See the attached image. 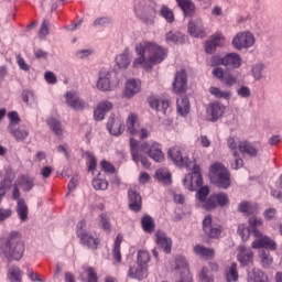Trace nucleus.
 Returning <instances> with one entry per match:
<instances>
[{
	"label": "nucleus",
	"mask_w": 282,
	"mask_h": 282,
	"mask_svg": "<svg viewBox=\"0 0 282 282\" xmlns=\"http://www.w3.org/2000/svg\"><path fill=\"white\" fill-rule=\"evenodd\" d=\"M66 104L70 109H75V111H82L85 109V101L78 97V93L70 90L66 93Z\"/></svg>",
	"instance_id": "obj_18"
},
{
	"label": "nucleus",
	"mask_w": 282,
	"mask_h": 282,
	"mask_svg": "<svg viewBox=\"0 0 282 282\" xmlns=\"http://www.w3.org/2000/svg\"><path fill=\"white\" fill-rule=\"evenodd\" d=\"M142 82L140 79H128L126 82L123 96L124 98H133L135 94H140Z\"/></svg>",
	"instance_id": "obj_17"
},
{
	"label": "nucleus",
	"mask_w": 282,
	"mask_h": 282,
	"mask_svg": "<svg viewBox=\"0 0 282 282\" xmlns=\"http://www.w3.org/2000/svg\"><path fill=\"white\" fill-rule=\"evenodd\" d=\"M86 272L88 276V282H98V275L96 274L94 268H88Z\"/></svg>",
	"instance_id": "obj_63"
},
{
	"label": "nucleus",
	"mask_w": 282,
	"mask_h": 282,
	"mask_svg": "<svg viewBox=\"0 0 282 282\" xmlns=\"http://www.w3.org/2000/svg\"><path fill=\"white\" fill-rule=\"evenodd\" d=\"M25 252V245L21 240L19 231H11L9 240L0 247V257L7 261H21Z\"/></svg>",
	"instance_id": "obj_4"
},
{
	"label": "nucleus",
	"mask_w": 282,
	"mask_h": 282,
	"mask_svg": "<svg viewBox=\"0 0 282 282\" xmlns=\"http://www.w3.org/2000/svg\"><path fill=\"white\" fill-rule=\"evenodd\" d=\"M237 261H239L242 267L250 265V263L254 261V252L246 246H240L238 248Z\"/></svg>",
	"instance_id": "obj_14"
},
{
	"label": "nucleus",
	"mask_w": 282,
	"mask_h": 282,
	"mask_svg": "<svg viewBox=\"0 0 282 282\" xmlns=\"http://www.w3.org/2000/svg\"><path fill=\"white\" fill-rule=\"evenodd\" d=\"M78 238L80 239V245L86 246V248H89L90 250H97L98 246L100 245V240L89 235L88 232L86 234L78 232Z\"/></svg>",
	"instance_id": "obj_24"
},
{
	"label": "nucleus",
	"mask_w": 282,
	"mask_h": 282,
	"mask_svg": "<svg viewBox=\"0 0 282 282\" xmlns=\"http://www.w3.org/2000/svg\"><path fill=\"white\" fill-rule=\"evenodd\" d=\"M183 184L187 191H195L203 184L202 170L198 165H194L193 173L185 175Z\"/></svg>",
	"instance_id": "obj_8"
},
{
	"label": "nucleus",
	"mask_w": 282,
	"mask_h": 282,
	"mask_svg": "<svg viewBox=\"0 0 282 282\" xmlns=\"http://www.w3.org/2000/svg\"><path fill=\"white\" fill-rule=\"evenodd\" d=\"M194 253L197 254V257H202V259H214L215 258V249L206 248L202 245H196L194 247Z\"/></svg>",
	"instance_id": "obj_28"
},
{
	"label": "nucleus",
	"mask_w": 282,
	"mask_h": 282,
	"mask_svg": "<svg viewBox=\"0 0 282 282\" xmlns=\"http://www.w3.org/2000/svg\"><path fill=\"white\" fill-rule=\"evenodd\" d=\"M141 225L144 232H153V228H155V224L153 223V218L149 215H144L141 219Z\"/></svg>",
	"instance_id": "obj_44"
},
{
	"label": "nucleus",
	"mask_w": 282,
	"mask_h": 282,
	"mask_svg": "<svg viewBox=\"0 0 282 282\" xmlns=\"http://www.w3.org/2000/svg\"><path fill=\"white\" fill-rule=\"evenodd\" d=\"M203 230L210 239H217L221 235V227H213V216L207 215L203 220Z\"/></svg>",
	"instance_id": "obj_19"
},
{
	"label": "nucleus",
	"mask_w": 282,
	"mask_h": 282,
	"mask_svg": "<svg viewBox=\"0 0 282 282\" xmlns=\"http://www.w3.org/2000/svg\"><path fill=\"white\" fill-rule=\"evenodd\" d=\"M225 279L227 282H238L239 271L237 270V262H232L225 271Z\"/></svg>",
	"instance_id": "obj_30"
},
{
	"label": "nucleus",
	"mask_w": 282,
	"mask_h": 282,
	"mask_svg": "<svg viewBox=\"0 0 282 282\" xmlns=\"http://www.w3.org/2000/svg\"><path fill=\"white\" fill-rule=\"evenodd\" d=\"M174 94H184L186 91V72H177L173 82Z\"/></svg>",
	"instance_id": "obj_23"
},
{
	"label": "nucleus",
	"mask_w": 282,
	"mask_h": 282,
	"mask_svg": "<svg viewBox=\"0 0 282 282\" xmlns=\"http://www.w3.org/2000/svg\"><path fill=\"white\" fill-rule=\"evenodd\" d=\"M93 188H95V191H107V188H109V182L99 173L93 178Z\"/></svg>",
	"instance_id": "obj_36"
},
{
	"label": "nucleus",
	"mask_w": 282,
	"mask_h": 282,
	"mask_svg": "<svg viewBox=\"0 0 282 282\" xmlns=\"http://www.w3.org/2000/svg\"><path fill=\"white\" fill-rule=\"evenodd\" d=\"M155 177L161 184H171V172L166 167L156 170Z\"/></svg>",
	"instance_id": "obj_38"
},
{
	"label": "nucleus",
	"mask_w": 282,
	"mask_h": 282,
	"mask_svg": "<svg viewBox=\"0 0 282 282\" xmlns=\"http://www.w3.org/2000/svg\"><path fill=\"white\" fill-rule=\"evenodd\" d=\"M176 107L180 116H188V111H191V101L188 100V97L177 99Z\"/></svg>",
	"instance_id": "obj_34"
},
{
	"label": "nucleus",
	"mask_w": 282,
	"mask_h": 282,
	"mask_svg": "<svg viewBox=\"0 0 282 282\" xmlns=\"http://www.w3.org/2000/svg\"><path fill=\"white\" fill-rule=\"evenodd\" d=\"M87 158V167L88 171L94 173L96 171V166H98V161L96 160V156L91 152H86Z\"/></svg>",
	"instance_id": "obj_51"
},
{
	"label": "nucleus",
	"mask_w": 282,
	"mask_h": 282,
	"mask_svg": "<svg viewBox=\"0 0 282 282\" xmlns=\"http://www.w3.org/2000/svg\"><path fill=\"white\" fill-rule=\"evenodd\" d=\"M231 43L235 50H248L256 43L254 34L249 31L239 32L236 34V36H234Z\"/></svg>",
	"instance_id": "obj_6"
},
{
	"label": "nucleus",
	"mask_w": 282,
	"mask_h": 282,
	"mask_svg": "<svg viewBox=\"0 0 282 282\" xmlns=\"http://www.w3.org/2000/svg\"><path fill=\"white\" fill-rule=\"evenodd\" d=\"M260 259H261V263L263 265V268H270V265H272L273 263V259H272V256H270V251H265V250H262L260 252Z\"/></svg>",
	"instance_id": "obj_50"
},
{
	"label": "nucleus",
	"mask_w": 282,
	"mask_h": 282,
	"mask_svg": "<svg viewBox=\"0 0 282 282\" xmlns=\"http://www.w3.org/2000/svg\"><path fill=\"white\" fill-rule=\"evenodd\" d=\"M121 243H122V235L118 234L115 239V245L112 249V257L116 263H122V253L120 252Z\"/></svg>",
	"instance_id": "obj_33"
},
{
	"label": "nucleus",
	"mask_w": 282,
	"mask_h": 282,
	"mask_svg": "<svg viewBox=\"0 0 282 282\" xmlns=\"http://www.w3.org/2000/svg\"><path fill=\"white\" fill-rule=\"evenodd\" d=\"M107 129L111 135H121L122 131H124L122 119L120 117H110L108 119Z\"/></svg>",
	"instance_id": "obj_21"
},
{
	"label": "nucleus",
	"mask_w": 282,
	"mask_h": 282,
	"mask_svg": "<svg viewBox=\"0 0 282 282\" xmlns=\"http://www.w3.org/2000/svg\"><path fill=\"white\" fill-rule=\"evenodd\" d=\"M161 15L164 20L167 21V23H173L175 21V17L173 15V11L169 9L167 7H162L161 9Z\"/></svg>",
	"instance_id": "obj_52"
},
{
	"label": "nucleus",
	"mask_w": 282,
	"mask_h": 282,
	"mask_svg": "<svg viewBox=\"0 0 282 282\" xmlns=\"http://www.w3.org/2000/svg\"><path fill=\"white\" fill-rule=\"evenodd\" d=\"M18 184L23 188V191H32V188H34V180L30 176H21L18 180Z\"/></svg>",
	"instance_id": "obj_42"
},
{
	"label": "nucleus",
	"mask_w": 282,
	"mask_h": 282,
	"mask_svg": "<svg viewBox=\"0 0 282 282\" xmlns=\"http://www.w3.org/2000/svg\"><path fill=\"white\" fill-rule=\"evenodd\" d=\"M110 23H111V19L104 17V18L96 19L94 22V25L95 26H98V25L105 26V25H109Z\"/></svg>",
	"instance_id": "obj_62"
},
{
	"label": "nucleus",
	"mask_w": 282,
	"mask_h": 282,
	"mask_svg": "<svg viewBox=\"0 0 282 282\" xmlns=\"http://www.w3.org/2000/svg\"><path fill=\"white\" fill-rule=\"evenodd\" d=\"M226 43V37L221 32L215 33L209 41L205 43V52L207 54H213L217 47H221Z\"/></svg>",
	"instance_id": "obj_13"
},
{
	"label": "nucleus",
	"mask_w": 282,
	"mask_h": 282,
	"mask_svg": "<svg viewBox=\"0 0 282 282\" xmlns=\"http://www.w3.org/2000/svg\"><path fill=\"white\" fill-rule=\"evenodd\" d=\"M208 268L204 267L202 269V272H200V275H199V279L202 282H213L214 281V278L208 274Z\"/></svg>",
	"instance_id": "obj_59"
},
{
	"label": "nucleus",
	"mask_w": 282,
	"mask_h": 282,
	"mask_svg": "<svg viewBox=\"0 0 282 282\" xmlns=\"http://www.w3.org/2000/svg\"><path fill=\"white\" fill-rule=\"evenodd\" d=\"M50 34V21L44 20L39 31L40 39H45Z\"/></svg>",
	"instance_id": "obj_55"
},
{
	"label": "nucleus",
	"mask_w": 282,
	"mask_h": 282,
	"mask_svg": "<svg viewBox=\"0 0 282 282\" xmlns=\"http://www.w3.org/2000/svg\"><path fill=\"white\" fill-rule=\"evenodd\" d=\"M226 112V106L219 104L218 101H214L209 104L207 108V118L209 122H217L219 118H223L224 113Z\"/></svg>",
	"instance_id": "obj_11"
},
{
	"label": "nucleus",
	"mask_w": 282,
	"mask_h": 282,
	"mask_svg": "<svg viewBox=\"0 0 282 282\" xmlns=\"http://www.w3.org/2000/svg\"><path fill=\"white\" fill-rule=\"evenodd\" d=\"M263 221L259 218L252 217L249 219V227L246 228V225H239L238 235L241 237L242 241H248L250 239V232H252L253 237L257 239L251 243L253 250H259V248H265L267 250H276V242L270 239L268 236H263L259 230H257V226H261Z\"/></svg>",
	"instance_id": "obj_3"
},
{
	"label": "nucleus",
	"mask_w": 282,
	"mask_h": 282,
	"mask_svg": "<svg viewBox=\"0 0 282 282\" xmlns=\"http://www.w3.org/2000/svg\"><path fill=\"white\" fill-rule=\"evenodd\" d=\"M126 127H127V133H129L130 135L135 134L137 133L135 131H138V129L140 128L138 127V115L130 113L126 121Z\"/></svg>",
	"instance_id": "obj_31"
},
{
	"label": "nucleus",
	"mask_w": 282,
	"mask_h": 282,
	"mask_svg": "<svg viewBox=\"0 0 282 282\" xmlns=\"http://www.w3.org/2000/svg\"><path fill=\"white\" fill-rule=\"evenodd\" d=\"M148 274L149 268L138 263L137 267H131L128 271V276L130 279H138L139 281H142V279H147Z\"/></svg>",
	"instance_id": "obj_26"
},
{
	"label": "nucleus",
	"mask_w": 282,
	"mask_h": 282,
	"mask_svg": "<svg viewBox=\"0 0 282 282\" xmlns=\"http://www.w3.org/2000/svg\"><path fill=\"white\" fill-rule=\"evenodd\" d=\"M134 12L139 19H142L145 23H153V19H155L154 11L151 10V12H147L144 7H142V2L140 0H137L134 2Z\"/></svg>",
	"instance_id": "obj_22"
},
{
	"label": "nucleus",
	"mask_w": 282,
	"mask_h": 282,
	"mask_svg": "<svg viewBox=\"0 0 282 282\" xmlns=\"http://www.w3.org/2000/svg\"><path fill=\"white\" fill-rule=\"evenodd\" d=\"M111 78V73L101 70L97 80V89L99 91H111V89H116L118 82H113Z\"/></svg>",
	"instance_id": "obj_9"
},
{
	"label": "nucleus",
	"mask_w": 282,
	"mask_h": 282,
	"mask_svg": "<svg viewBox=\"0 0 282 282\" xmlns=\"http://www.w3.org/2000/svg\"><path fill=\"white\" fill-rule=\"evenodd\" d=\"M21 276H23V272L18 267H13L8 271V279L11 282H21Z\"/></svg>",
	"instance_id": "obj_45"
},
{
	"label": "nucleus",
	"mask_w": 282,
	"mask_h": 282,
	"mask_svg": "<svg viewBox=\"0 0 282 282\" xmlns=\"http://www.w3.org/2000/svg\"><path fill=\"white\" fill-rule=\"evenodd\" d=\"M218 65H225V67L238 69V67H241V56L237 53H229L225 57L218 59Z\"/></svg>",
	"instance_id": "obj_15"
},
{
	"label": "nucleus",
	"mask_w": 282,
	"mask_h": 282,
	"mask_svg": "<svg viewBox=\"0 0 282 282\" xmlns=\"http://www.w3.org/2000/svg\"><path fill=\"white\" fill-rule=\"evenodd\" d=\"M156 237V243L160 246V248H163V251L165 254H171V248L173 247V241L171 238H167L166 234L163 231H158L155 234Z\"/></svg>",
	"instance_id": "obj_25"
},
{
	"label": "nucleus",
	"mask_w": 282,
	"mask_h": 282,
	"mask_svg": "<svg viewBox=\"0 0 282 282\" xmlns=\"http://www.w3.org/2000/svg\"><path fill=\"white\" fill-rule=\"evenodd\" d=\"M175 272L180 275V281L177 282H193V275H191V270L188 269V261L184 256H177L175 259Z\"/></svg>",
	"instance_id": "obj_7"
},
{
	"label": "nucleus",
	"mask_w": 282,
	"mask_h": 282,
	"mask_svg": "<svg viewBox=\"0 0 282 282\" xmlns=\"http://www.w3.org/2000/svg\"><path fill=\"white\" fill-rule=\"evenodd\" d=\"M178 7L184 12L185 17H193L195 12V3L191 0H176Z\"/></svg>",
	"instance_id": "obj_32"
},
{
	"label": "nucleus",
	"mask_w": 282,
	"mask_h": 282,
	"mask_svg": "<svg viewBox=\"0 0 282 282\" xmlns=\"http://www.w3.org/2000/svg\"><path fill=\"white\" fill-rule=\"evenodd\" d=\"M44 78L46 80V83H48V85H56V75H54V73L52 72H46L44 74Z\"/></svg>",
	"instance_id": "obj_64"
},
{
	"label": "nucleus",
	"mask_w": 282,
	"mask_h": 282,
	"mask_svg": "<svg viewBox=\"0 0 282 282\" xmlns=\"http://www.w3.org/2000/svg\"><path fill=\"white\" fill-rule=\"evenodd\" d=\"M139 57L133 62V67L143 65L144 69H151L153 65H160L166 56L169 51L154 42L143 41L135 46Z\"/></svg>",
	"instance_id": "obj_2"
},
{
	"label": "nucleus",
	"mask_w": 282,
	"mask_h": 282,
	"mask_svg": "<svg viewBox=\"0 0 282 282\" xmlns=\"http://www.w3.org/2000/svg\"><path fill=\"white\" fill-rule=\"evenodd\" d=\"M100 224L104 230L108 232L111 230V223H109V216H107V214L100 215Z\"/></svg>",
	"instance_id": "obj_58"
},
{
	"label": "nucleus",
	"mask_w": 282,
	"mask_h": 282,
	"mask_svg": "<svg viewBox=\"0 0 282 282\" xmlns=\"http://www.w3.org/2000/svg\"><path fill=\"white\" fill-rule=\"evenodd\" d=\"M9 132L11 134H13L15 140H20V141L25 140V138H28V135H30V133L26 130H23L21 128H17V127L12 128V129H9Z\"/></svg>",
	"instance_id": "obj_48"
},
{
	"label": "nucleus",
	"mask_w": 282,
	"mask_h": 282,
	"mask_svg": "<svg viewBox=\"0 0 282 282\" xmlns=\"http://www.w3.org/2000/svg\"><path fill=\"white\" fill-rule=\"evenodd\" d=\"M261 72H263V64H257L252 67V74L256 80L261 78Z\"/></svg>",
	"instance_id": "obj_60"
},
{
	"label": "nucleus",
	"mask_w": 282,
	"mask_h": 282,
	"mask_svg": "<svg viewBox=\"0 0 282 282\" xmlns=\"http://www.w3.org/2000/svg\"><path fill=\"white\" fill-rule=\"evenodd\" d=\"M8 118L10 120L8 130L17 129V126L19 124V122H21V118H19V113L17 111H11L8 113Z\"/></svg>",
	"instance_id": "obj_49"
},
{
	"label": "nucleus",
	"mask_w": 282,
	"mask_h": 282,
	"mask_svg": "<svg viewBox=\"0 0 282 282\" xmlns=\"http://www.w3.org/2000/svg\"><path fill=\"white\" fill-rule=\"evenodd\" d=\"M149 129L144 127H140L139 129L135 130V134H132L133 138H140V140H147L150 135Z\"/></svg>",
	"instance_id": "obj_54"
},
{
	"label": "nucleus",
	"mask_w": 282,
	"mask_h": 282,
	"mask_svg": "<svg viewBox=\"0 0 282 282\" xmlns=\"http://www.w3.org/2000/svg\"><path fill=\"white\" fill-rule=\"evenodd\" d=\"M239 213H245V215H254L257 213V205H252L248 202H242L238 207Z\"/></svg>",
	"instance_id": "obj_41"
},
{
	"label": "nucleus",
	"mask_w": 282,
	"mask_h": 282,
	"mask_svg": "<svg viewBox=\"0 0 282 282\" xmlns=\"http://www.w3.org/2000/svg\"><path fill=\"white\" fill-rule=\"evenodd\" d=\"M238 149L240 153H247V155H257V149L252 147L248 141L239 143Z\"/></svg>",
	"instance_id": "obj_43"
},
{
	"label": "nucleus",
	"mask_w": 282,
	"mask_h": 282,
	"mask_svg": "<svg viewBox=\"0 0 282 282\" xmlns=\"http://www.w3.org/2000/svg\"><path fill=\"white\" fill-rule=\"evenodd\" d=\"M100 167L105 171V173H116V166H113V164L107 160H102L100 162Z\"/></svg>",
	"instance_id": "obj_57"
},
{
	"label": "nucleus",
	"mask_w": 282,
	"mask_h": 282,
	"mask_svg": "<svg viewBox=\"0 0 282 282\" xmlns=\"http://www.w3.org/2000/svg\"><path fill=\"white\" fill-rule=\"evenodd\" d=\"M248 282H270L268 275L259 269H253L249 274Z\"/></svg>",
	"instance_id": "obj_37"
},
{
	"label": "nucleus",
	"mask_w": 282,
	"mask_h": 282,
	"mask_svg": "<svg viewBox=\"0 0 282 282\" xmlns=\"http://www.w3.org/2000/svg\"><path fill=\"white\" fill-rule=\"evenodd\" d=\"M165 40H166V43H180V35L173 32H167L165 34Z\"/></svg>",
	"instance_id": "obj_61"
},
{
	"label": "nucleus",
	"mask_w": 282,
	"mask_h": 282,
	"mask_svg": "<svg viewBox=\"0 0 282 282\" xmlns=\"http://www.w3.org/2000/svg\"><path fill=\"white\" fill-rule=\"evenodd\" d=\"M130 151L133 162L141 164L143 169H149L151 163L149 158L154 162H164V152H162V145L155 141L141 143L135 139H130ZM149 155V158H147Z\"/></svg>",
	"instance_id": "obj_1"
},
{
	"label": "nucleus",
	"mask_w": 282,
	"mask_h": 282,
	"mask_svg": "<svg viewBox=\"0 0 282 282\" xmlns=\"http://www.w3.org/2000/svg\"><path fill=\"white\" fill-rule=\"evenodd\" d=\"M188 34L191 36H194V39H204V36H206V30H204V24L202 23V19L189 21Z\"/></svg>",
	"instance_id": "obj_16"
},
{
	"label": "nucleus",
	"mask_w": 282,
	"mask_h": 282,
	"mask_svg": "<svg viewBox=\"0 0 282 282\" xmlns=\"http://www.w3.org/2000/svg\"><path fill=\"white\" fill-rule=\"evenodd\" d=\"M228 204V194L219 193L212 195L207 202L204 204L203 208L205 210H213V208H217V206L224 207Z\"/></svg>",
	"instance_id": "obj_10"
},
{
	"label": "nucleus",
	"mask_w": 282,
	"mask_h": 282,
	"mask_svg": "<svg viewBox=\"0 0 282 282\" xmlns=\"http://www.w3.org/2000/svg\"><path fill=\"white\" fill-rule=\"evenodd\" d=\"M150 107L155 109L156 111H161L162 113H166V109L170 107L169 99H158L152 98L150 99Z\"/></svg>",
	"instance_id": "obj_29"
},
{
	"label": "nucleus",
	"mask_w": 282,
	"mask_h": 282,
	"mask_svg": "<svg viewBox=\"0 0 282 282\" xmlns=\"http://www.w3.org/2000/svg\"><path fill=\"white\" fill-rule=\"evenodd\" d=\"M169 158H171L172 162L176 164V166H185L188 167V156L182 155V148L174 147L171 148L167 152Z\"/></svg>",
	"instance_id": "obj_12"
},
{
	"label": "nucleus",
	"mask_w": 282,
	"mask_h": 282,
	"mask_svg": "<svg viewBox=\"0 0 282 282\" xmlns=\"http://www.w3.org/2000/svg\"><path fill=\"white\" fill-rule=\"evenodd\" d=\"M223 83L227 87H232V85L237 84V77H235V75H232L230 73H226L225 77L223 78Z\"/></svg>",
	"instance_id": "obj_56"
},
{
	"label": "nucleus",
	"mask_w": 282,
	"mask_h": 282,
	"mask_svg": "<svg viewBox=\"0 0 282 282\" xmlns=\"http://www.w3.org/2000/svg\"><path fill=\"white\" fill-rule=\"evenodd\" d=\"M151 260V257L149 256V251L140 250L137 256V263L139 265H143L145 268H149V261Z\"/></svg>",
	"instance_id": "obj_46"
},
{
	"label": "nucleus",
	"mask_w": 282,
	"mask_h": 282,
	"mask_svg": "<svg viewBox=\"0 0 282 282\" xmlns=\"http://www.w3.org/2000/svg\"><path fill=\"white\" fill-rule=\"evenodd\" d=\"M208 193H210V189L208 188V186H203L199 188V191L196 193V199H198V202H206V197H208Z\"/></svg>",
	"instance_id": "obj_53"
},
{
	"label": "nucleus",
	"mask_w": 282,
	"mask_h": 282,
	"mask_svg": "<svg viewBox=\"0 0 282 282\" xmlns=\"http://www.w3.org/2000/svg\"><path fill=\"white\" fill-rule=\"evenodd\" d=\"M116 63L120 69H127L128 65H131V58L129 53H122L116 57Z\"/></svg>",
	"instance_id": "obj_39"
},
{
	"label": "nucleus",
	"mask_w": 282,
	"mask_h": 282,
	"mask_svg": "<svg viewBox=\"0 0 282 282\" xmlns=\"http://www.w3.org/2000/svg\"><path fill=\"white\" fill-rule=\"evenodd\" d=\"M129 197V208L130 210H133L134 213H140L142 209V197L140 194H137L135 191L130 189L128 192Z\"/></svg>",
	"instance_id": "obj_27"
},
{
	"label": "nucleus",
	"mask_w": 282,
	"mask_h": 282,
	"mask_svg": "<svg viewBox=\"0 0 282 282\" xmlns=\"http://www.w3.org/2000/svg\"><path fill=\"white\" fill-rule=\"evenodd\" d=\"M113 109V104L111 101L105 100L97 105L94 111V118L96 121L105 120V116Z\"/></svg>",
	"instance_id": "obj_20"
},
{
	"label": "nucleus",
	"mask_w": 282,
	"mask_h": 282,
	"mask_svg": "<svg viewBox=\"0 0 282 282\" xmlns=\"http://www.w3.org/2000/svg\"><path fill=\"white\" fill-rule=\"evenodd\" d=\"M17 213L20 221H25L28 219L29 209L28 204H25V199H18L17 203Z\"/></svg>",
	"instance_id": "obj_35"
},
{
	"label": "nucleus",
	"mask_w": 282,
	"mask_h": 282,
	"mask_svg": "<svg viewBox=\"0 0 282 282\" xmlns=\"http://www.w3.org/2000/svg\"><path fill=\"white\" fill-rule=\"evenodd\" d=\"M209 94L215 96V98H223L224 100H230V98H232V94L230 91H224L217 87H210Z\"/></svg>",
	"instance_id": "obj_40"
},
{
	"label": "nucleus",
	"mask_w": 282,
	"mask_h": 282,
	"mask_svg": "<svg viewBox=\"0 0 282 282\" xmlns=\"http://www.w3.org/2000/svg\"><path fill=\"white\" fill-rule=\"evenodd\" d=\"M47 124L55 135H63V127L61 126V121L56 120L55 118H51L47 120Z\"/></svg>",
	"instance_id": "obj_47"
},
{
	"label": "nucleus",
	"mask_w": 282,
	"mask_h": 282,
	"mask_svg": "<svg viewBox=\"0 0 282 282\" xmlns=\"http://www.w3.org/2000/svg\"><path fill=\"white\" fill-rule=\"evenodd\" d=\"M209 175L213 182H215L216 186H218V188L230 187V172L220 162H216L210 165Z\"/></svg>",
	"instance_id": "obj_5"
}]
</instances>
